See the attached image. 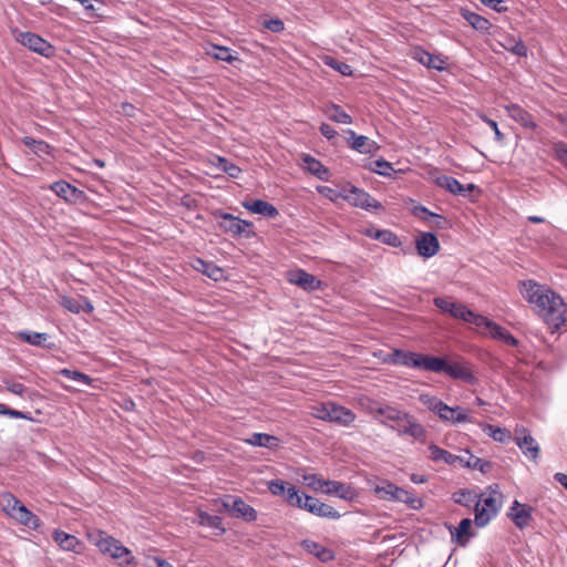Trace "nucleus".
Masks as SVG:
<instances>
[{
	"label": "nucleus",
	"instance_id": "nucleus-39",
	"mask_svg": "<svg viewBox=\"0 0 567 567\" xmlns=\"http://www.w3.org/2000/svg\"><path fill=\"white\" fill-rule=\"evenodd\" d=\"M303 163L306 168L316 177L321 181H327L329 175V169L317 158L311 155H306L303 157Z\"/></svg>",
	"mask_w": 567,
	"mask_h": 567
},
{
	"label": "nucleus",
	"instance_id": "nucleus-23",
	"mask_svg": "<svg viewBox=\"0 0 567 567\" xmlns=\"http://www.w3.org/2000/svg\"><path fill=\"white\" fill-rule=\"evenodd\" d=\"M390 429L399 435H408L420 442H423L426 436L425 427L412 415L404 425H390Z\"/></svg>",
	"mask_w": 567,
	"mask_h": 567
},
{
	"label": "nucleus",
	"instance_id": "nucleus-55",
	"mask_svg": "<svg viewBox=\"0 0 567 567\" xmlns=\"http://www.w3.org/2000/svg\"><path fill=\"white\" fill-rule=\"evenodd\" d=\"M400 498H396L395 502H402L408 504L411 508H417L421 505L420 499H417L411 492L402 488V494H398Z\"/></svg>",
	"mask_w": 567,
	"mask_h": 567
},
{
	"label": "nucleus",
	"instance_id": "nucleus-60",
	"mask_svg": "<svg viewBox=\"0 0 567 567\" xmlns=\"http://www.w3.org/2000/svg\"><path fill=\"white\" fill-rule=\"evenodd\" d=\"M421 401L423 404H425L429 410L433 411L434 413H437L441 406H443V401L437 399L436 396H430V395H422Z\"/></svg>",
	"mask_w": 567,
	"mask_h": 567
},
{
	"label": "nucleus",
	"instance_id": "nucleus-38",
	"mask_svg": "<svg viewBox=\"0 0 567 567\" xmlns=\"http://www.w3.org/2000/svg\"><path fill=\"white\" fill-rule=\"evenodd\" d=\"M460 456L463 460V462H458V463L464 467L477 470L481 473H487L492 467L491 462L480 458V457L471 454L468 451L466 452L465 455H460Z\"/></svg>",
	"mask_w": 567,
	"mask_h": 567
},
{
	"label": "nucleus",
	"instance_id": "nucleus-64",
	"mask_svg": "<svg viewBox=\"0 0 567 567\" xmlns=\"http://www.w3.org/2000/svg\"><path fill=\"white\" fill-rule=\"evenodd\" d=\"M319 131H320L321 135L324 136L329 141L334 138L338 135L337 131L331 125H329L327 123H322L319 126Z\"/></svg>",
	"mask_w": 567,
	"mask_h": 567
},
{
	"label": "nucleus",
	"instance_id": "nucleus-43",
	"mask_svg": "<svg viewBox=\"0 0 567 567\" xmlns=\"http://www.w3.org/2000/svg\"><path fill=\"white\" fill-rule=\"evenodd\" d=\"M453 501L462 506L465 507H472L476 505V502L478 499V494L473 489H460L455 493H453L452 496Z\"/></svg>",
	"mask_w": 567,
	"mask_h": 567
},
{
	"label": "nucleus",
	"instance_id": "nucleus-35",
	"mask_svg": "<svg viewBox=\"0 0 567 567\" xmlns=\"http://www.w3.org/2000/svg\"><path fill=\"white\" fill-rule=\"evenodd\" d=\"M323 114L332 122L352 124L353 118L339 104L329 103L323 107Z\"/></svg>",
	"mask_w": 567,
	"mask_h": 567
},
{
	"label": "nucleus",
	"instance_id": "nucleus-25",
	"mask_svg": "<svg viewBox=\"0 0 567 567\" xmlns=\"http://www.w3.org/2000/svg\"><path fill=\"white\" fill-rule=\"evenodd\" d=\"M52 538L63 550L80 554L84 548V544L76 536L61 529H55L52 534Z\"/></svg>",
	"mask_w": 567,
	"mask_h": 567
},
{
	"label": "nucleus",
	"instance_id": "nucleus-17",
	"mask_svg": "<svg viewBox=\"0 0 567 567\" xmlns=\"http://www.w3.org/2000/svg\"><path fill=\"white\" fill-rule=\"evenodd\" d=\"M290 284L296 285L307 291H316L321 288V280L303 269L291 270L287 274Z\"/></svg>",
	"mask_w": 567,
	"mask_h": 567
},
{
	"label": "nucleus",
	"instance_id": "nucleus-32",
	"mask_svg": "<svg viewBox=\"0 0 567 567\" xmlns=\"http://www.w3.org/2000/svg\"><path fill=\"white\" fill-rule=\"evenodd\" d=\"M460 13H461L462 18L474 30H476L478 32H482V33L488 32V30L492 27L491 22L486 18H484V17H482V16H480V14H477V13L466 9V8H462L460 10Z\"/></svg>",
	"mask_w": 567,
	"mask_h": 567
},
{
	"label": "nucleus",
	"instance_id": "nucleus-24",
	"mask_svg": "<svg viewBox=\"0 0 567 567\" xmlns=\"http://www.w3.org/2000/svg\"><path fill=\"white\" fill-rule=\"evenodd\" d=\"M504 109L507 111L508 116L523 127L532 131L537 128L538 125L534 120V116L520 105L512 103L505 105Z\"/></svg>",
	"mask_w": 567,
	"mask_h": 567
},
{
	"label": "nucleus",
	"instance_id": "nucleus-30",
	"mask_svg": "<svg viewBox=\"0 0 567 567\" xmlns=\"http://www.w3.org/2000/svg\"><path fill=\"white\" fill-rule=\"evenodd\" d=\"M301 547L309 554L317 557L322 563H328L334 558V554L331 549L322 546L321 544L305 539L301 542Z\"/></svg>",
	"mask_w": 567,
	"mask_h": 567
},
{
	"label": "nucleus",
	"instance_id": "nucleus-33",
	"mask_svg": "<svg viewBox=\"0 0 567 567\" xmlns=\"http://www.w3.org/2000/svg\"><path fill=\"white\" fill-rule=\"evenodd\" d=\"M472 520L470 518H463L457 527H450L452 539L460 546H465L471 537Z\"/></svg>",
	"mask_w": 567,
	"mask_h": 567
},
{
	"label": "nucleus",
	"instance_id": "nucleus-8",
	"mask_svg": "<svg viewBox=\"0 0 567 567\" xmlns=\"http://www.w3.org/2000/svg\"><path fill=\"white\" fill-rule=\"evenodd\" d=\"M433 303L442 312L449 313L451 317L460 319L467 323L474 324L480 316V313H475L472 310H470L464 303L455 302L450 298L435 297L433 299Z\"/></svg>",
	"mask_w": 567,
	"mask_h": 567
},
{
	"label": "nucleus",
	"instance_id": "nucleus-42",
	"mask_svg": "<svg viewBox=\"0 0 567 567\" xmlns=\"http://www.w3.org/2000/svg\"><path fill=\"white\" fill-rule=\"evenodd\" d=\"M279 439L277 436L266 434V433H254L248 440L247 443L254 446H261L268 449H276L279 445Z\"/></svg>",
	"mask_w": 567,
	"mask_h": 567
},
{
	"label": "nucleus",
	"instance_id": "nucleus-53",
	"mask_svg": "<svg viewBox=\"0 0 567 567\" xmlns=\"http://www.w3.org/2000/svg\"><path fill=\"white\" fill-rule=\"evenodd\" d=\"M326 64L331 66L332 69L339 71L342 75H351L352 74V68L341 61H338L333 58H327Z\"/></svg>",
	"mask_w": 567,
	"mask_h": 567
},
{
	"label": "nucleus",
	"instance_id": "nucleus-51",
	"mask_svg": "<svg viewBox=\"0 0 567 567\" xmlns=\"http://www.w3.org/2000/svg\"><path fill=\"white\" fill-rule=\"evenodd\" d=\"M379 241L394 248L402 245L400 237L390 229H382Z\"/></svg>",
	"mask_w": 567,
	"mask_h": 567
},
{
	"label": "nucleus",
	"instance_id": "nucleus-63",
	"mask_svg": "<svg viewBox=\"0 0 567 567\" xmlns=\"http://www.w3.org/2000/svg\"><path fill=\"white\" fill-rule=\"evenodd\" d=\"M482 4L493 9L494 11L502 13L507 11V7L504 6L503 0H480Z\"/></svg>",
	"mask_w": 567,
	"mask_h": 567
},
{
	"label": "nucleus",
	"instance_id": "nucleus-50",
	"mask_svg": "<svg viewBox=\"0 0 567 567\" xmlns=\"http://www.w3.org/2000/svg\"><path fill=\"white\" fill-rule=\"evenodd\" d=\"M213 50L214 52H212V55L216 60L231 63L233 61L238 59L236 55L233 54L231 50L226 47L215 45Z\"/></svg>",
	"mask_w": 567,
	"mask_h": 567
},
{
	"label": "nucleus",
	"instance_id": "nucleus-10",
	"mask_svg": "<svg viewBox=\"0 0 567 567\" xmlns=\"http://www.w3.org/2000/svg\"><path fill=\"white\" fill-rule=\"evenodd\" d=\"M432 357L433 355L431 354L395 349L391 355V362L394 364L430 372Z\"/></svg>",
	"mask_w": 567,
	"mask_h": 567
},
{
	"label": "nucleus",
	"instance_id": "nucleus-1",
	"mask_svg": "<svg viewBox=\"0 0 567 567\" xmlns=\"http://www.w3.org/2000/svg\"><path fill=\"white\" fill-rule=\"evenodd\" d=\"M523 297L532 305L542 319L554 329L564 326L566 305L563 298L551 289L533 280L523 282Z\"/></svg>",
	"mask_w": 567,
	"mask_h": 567
},
{
	"label": "nucleus",
	"instance_id": "nucleus-45",
	"mask_svg": "<svg viewBox=\"0 0 567 567\" xmlns=\"http://www.w3.org/2000/svg\"><path fill=\"white\" fill-rule=\"evenodd\" d=\"M285 499L286 502L291 505V506H296V507H299V508H303V502H305V498L308 496L307 494L305 493H300L296 486L291 485V484H288V487L286 489V493H285Z\"/></svg>",
	"mask_w": 567,
	"mask_h": 567
},
{
	"label": "nucleus",
	"instance_id": "nucleus-13",
	"mask_svg": "<svg viewBox=\"0 0 567 567\" xmlns=\"http://www.w3.org/2000/svg\"><path fill=\"white\" fill-rule=\"evenodd\" d=\"M214 217L218 219V227L233 236H240L246 233L247 228L252 227L250 221L219 209L214 212Z\"/></svg>",
	"mask_w": 567,
	"mask_h": 567
},
{
	"label": "nucleus",
	"instance_id": "nucleus-26",
	"mask_svg": "<svg viewBox=\"0 0 567 567\" xmlns=\"http://www.w3.org/2000/svg\"><path fill=\"white\" fill-rule=\"evenodd\" d=\"M413 58L426 68L442 71L445 69L446 59L441 55L432 54L424 49L416 48L413 52Z\"/></svg>",
	"mask_w": 567,
	"mask_h": 567
},
{
	"label": "nucleus",
	"instance_id": "nucleus-19",
	"mask_svg": "<svg viewBox=\"0 0 567 567\" xmlns=\"http://www.w3.org/2000/svg\"><path fill=\"white\" fill-rule=\"evenodd\" d=\"M347 143L349 146L361 154H373L379 150V145L368 136L358 135L353 130H346Z\"/></svg>",
	"mask_w": 567,
	"mask_h": 567
},
{
	"label": "nucleus",
	"instance_id": "nucleus-3",
	"mask_svg": "<svg viewBox=\"0 0 567 567\" xmlns=\"http://www.w3.org/2000/svg\"><path fill=\"white\" fill-rule=\"evenodd\" d=\"M430 372L445 373L454 380H461L468 384L476 382L471 364L465 361H449L444 357L433 355Z\"/></svg>",
	"mask_w": 567,
	"mask_h": 567
},
{
	"label": "nucleus",
	"instance_id": "nucleus-11",
	"mask_svg": "<svg viewBox=\"0 0 567 567\" xmlns=\"http://www.w3.org/2000/svg\"><path fill=\"white\" fill-rule=\"evenodd\" d=\"M221 505L224 509L230 512L237 518L246 522H255L257 519V511L240 497L226 495L221 499Z\"/></svg>",
	"mask_w": 567,
	"mask_h": 567
},
{
	"label": "nucleus",
	"instance_id": "nucleus-31",
	"mask_svg": "<svg viewBox=\"0 0 567 567\" xmlns=\"http://www.w3.org/2000/svg\"><path fill=\"white\" fill-rule=\"evenodd\" d=\"M60 303L64 309L69 310L72 313H80V312L91 313L94 309L92 303L90 302V300H87L84 297H80V298L63 297L61 299Z\"/></svg>",
	"mask_w": 567,
	"mask_h": 567
},
{
	"label": "nucleus",
	"instance_id": "nucleus-56",
	"mask_svg": "<svg viewBox=\"0 0 567 567\" xmlns=\"http://www.w3.org/2000/svg\"><path fill=\"white\" fill-rule=\"evenodd\" d=\"M554 154L555 157L567 167V144L564 142H556L554 144Z\"/></svg>",
	"mask_w": 567,
	"mask_h": 567
},
{
	"label": "nucleus",
	"instance_id": "nucleus-12",
	"mask_svg": "<svg viewBox=\"0 0 567 567\" xmlns=\"http://www.w3.org/2000/svg\"><path fill=\"white\" fill-rule=\"evenodd\" d=\"M477 328L488 332L491 338L499 340L509 347H517L518 340L505 328L489 320L487 317L480 315L474 323Z\"/></svg>",
	"mask_w": 567,
	"mask_h": 567
},
{
	"label": "nucleus",
	"instance_id": "nucleus-37",
	"mask_svg": "<svg viewBox=\"0 0 567 567\" xmlns=\"http://www.w3.org/2000/svg\"><path fill=\"white\" fill-rule=\"evenodd\" d=\"M197 523L200 526L209 527L216 532V535H223L226 529L223 526V520L217 515H210L206 512L199 511L197 513Z\"/></svg>",
	"mask_w": 567,
	"mask_h": 567
},
{
	"label": "nucleus",
	"instance_id": "nucleus-58",
	"mask_svg": "<svg viewBox=\"0 0 567 567\" xmlns=\"http://www.w3.org/2000/svg\"><path fill=\"white\" fill-rule=\"evenodd\" d=\"M288 484L282 480H272L268 483V488L274 495H285Z\"/></svg>",
	"mask_w": 567,
	"mask_h": 567
},
{
	"label": "nucleus",
	"instance_id": "nucleus-29",
	"mask_svg": "<svg viewBox=\"0 0 567 567\" xmlns=\"http://www.w3.org/2000/svg\"><path fill=\"white\" fill-rule=\"evenodd\" d=\"M373 492L380 499L395 502L396 498H400L398 494H402V487L383 480L373 487Z\"/></svg>",
	"mask_w": 567,
	"mask_h": 567
},
{
	"label": "nucleus",
	"instance_id": "nucleus-21",
	"mask_svg": "<svg viewBox=\"0 0 567 567\" xmlns=\"http://www.w3.org/2000/svg\"><path fill=\"white\" fill-rule=\"evenodd\" d=\"M417 254L424 258H431L440 250V243L433 233H421L415 239Z\"/></svg>",
	"mask_w": 567,
	"mask_h": 567
},
{
	"label": "nucleus",
	"instance_id": "nucleus-28",
	"mask_svg": "<svg viewBox=\"0 0 567 567\" xmlns=\"http://www.w3.org/2000/svg\"><path fill=\"white\" fill-rule=\"evenodd\" d=\"M324 487H327V489L323 491L326 494L336 495L344 501H352L357 496L354 488L339 481L327 480Z\"/></svg>",
	"mask_w": 567,
	"mask_h": 567
},
{
	"label": "nucleus",
	"instance_id": "nucleus-40",
	"mask_svg": "<svg viewBox=\"0 0 567 567\" xmlns=\"http://www.w3.org/2000/svg\"><path fill=\"white\" fill-rule=\"evenodd\" d=\"M429 450L431 452L430 457L434 462L443 461L444 463L450 465L455 464L456 462H463L460 455H454L451 452L443 450L435 444H431L429 446Z\"/></svg>",
	"mask_w": 567,
	"mask_h": 567
},
{
	"label": "nucleus",
	"instance_id": "nucleus-34",
	"mask_svg": "<svg viewBox=\"0 0 567 567\" xmlns=\"http://www.w3.org/2000/svg\"><path fill=\"white\" fill-rule=\"evenodd\" d=\"M244 207L254 214L262 215L269 218H276L279 215L278 209L272 204L262 199L246 202L244 203Z\"/></svg>",
	"mask_w": 567,
	"mask_h": 567
},
{
	"label": "nucleus",
	"instance_id": "nucleus-9",
	"mask_svg": "<svg viewBox=\"0 0 567 567\" xmlns=\"http://www.w3.org/2000/svg\"><path fill=\"white\" fill-rule=\"evenodd\" d=\"M14 39L21 45L44 58H50L54 54V47L49 41L33 32L14 31Z\"/></svg>",
	"mask_w": 567,
	"mask_h": 567
},
{
	"label": "nucleus",
	"instance_id": "nucleus-54",
	"mask_svg": "<svg viewBox=\"0 0 567 567\" xmlns=\"http://www.w3.org/2000/svg\"><path fill=\"white\" fill-rule=\"evenodd\" d=\"M456 412L457 406L452 408L443 403V406L440 408L436 414L442 421L453 423Z\"/></svg>",
	"mask_w": 567,
	"mask_h": 567
},
{
	"label": "nucleus",
	"instance_id": "nucleus-46",
	"mask_svg": "<svg viewBox=\"0 0 567 567\" xmlns=\"http://www.w3.org/2000/svg\"><path fill=\"white\" fill-rule=\"evenodd\" d=\"M59 374L90 386L94 382V380L90 375L78 370L62 369L59 371Z\"/></svg>",
	"mask_w": 567,
	"mask_h": 567
},
{
	"label": "nucleus",
	"instance_id": "nucleus-49",
	"mask_svg": "<svg viewBox=\"0 0 567 567\" xmlns=\"http://www.w3.org/2000/svg\"><path fill=\"white\" fill-rule=\"evenodd\" d=\"M302 480L308 487L312 488L316 492H323V487L327 484V480H323L316 474H305L302 476Z\"/></svg>",
	"mask_w": 567,
	"mask_h": 567
},
{
	"label": "nucleus",
	"instance_id": "nucleus-22",
	"mask_svg": "<svg viewBox=\"0 0 567 567\" xmlns=\"http://www.w3.org/2000/svg\"><path fill=\"white\" fill-rule=\"evenodd\" d=\"M533 508L529 505L520 504L514 501L507 516L512 519L515 526L519 529L527 527L532 520Z\"/></svg>",
	"mask_w": 567,
	"mask_h": 567
},
{
	"label": "nucleus",
	"instance_id": "nucleus-44",
	"mask_svg": "<svg viewBox=\"0 0 567 567\" xmlns=\"http://www.w3.org/2000/svg\"><path fill=\"white\" fill-rule=\"evenodd\" d=\"M22 143L29 147L35 155H49L51 154V145L42 140H35L31 136H24Z\"/></svg>",
	"mask_w": 567,
	"mask_h": 567
},
{
	"label": "nucleus",
	"instance_id": "nucleus-20",
	"mask_svg": "<svg viewBox=\"0 0 567 567\" xmlns=\"http://www.w3.org/2000/svg\"><path fill=\"white\" fill-rule=\"evenodd\" d=\"M434 182L439 187L450 192L451 194L463 197H467L468 194L476 188L474 184H467L464 186L456 178L447 175H439L435 177Z\"/></svg>",
	"mask_w": 567,
	"mask_h": 567
},
{
	"label": "nucleus",
	"instance_id": "nucleus-36",
	"mask_svg": "<svg viewBox=\"0 0 567 567\" xmlns=\"http://www.w3.org/2000/svg\"><path fill=\"white\" fill-rule=\"evenodd\" d=\"M20 340L35 347H43L51 349L53 344H48L50 336L44 332H35L30 330H23L18 333Z\"/></svg>",
	"mask_w": 567,
	"mask_h": 567
},
{
	"label": "nucleus",
	"instance_id": "nucleus-27",
	"mask_svg": "<svg viewBox=\"0 0 567 567\" xmlns=\"http://www.w3.org/2000/svg\"><path fill=\"white\" fill-rule=\"evenodd\" d=\"M192 266L196 271L202 272L203 275L207 276L214 281H219L225 278L224 269L212 261H206L202 258H196L194 259Z\"/></svg>",
	"mask_w": 567,
	"mask_h": 567
},
{
	"label": "nucleus",
	"instance_id": "nucleus-14",
	"mask_svg": "<svg viewBox=\"0 0 567 567\" xmlns=\"http://www.w3.org/2000/svg\"><path fill=\"white\" fill-rule=\"evenodd\" d=\"M49 189L69 204L81 203L85 199V193L82 189H79L65 181L52 183Z\"/></svg>",
	"mask_w": 567,
	"mask_h": 567
},
{
	"label": "nucleus",
	"instance_id": "nucleus-5",
	"mask_svg": "<svg viewBox=\"0 0 567 567\" xmlns=\"http://www.w3.org/2000/svg\"><path fill=\"white\" fill-rule=\"evenodd\" d=\"M92 540L102 554H107L113 559L118 560L121 566L132 565L135 560L127 547L123 546L120 540L107 535L105 532H97Z\"/></svg>",
	"mask_w": 567,
	"mask_h": 567
},
{
	"label": "nucleus",
	"instance_id": "nucleus-7",
	"mask_svg": "<svg viewBox=\"0 0 567 567\" xmlns=\"http://www.w3.org/2000/svg\"><path fill=\"white\" fill-rule=\"evenodd\" d=\"M368 411L377 421L388 427L390 425H404L410 417L408 412L378 401H370Z\"/></svg>",
	"mask_w": 567,
	"mask_h": 567
},
{
	"label": "nucleus",
	"instance_id": "nucleus-41",
	"mask_svg": "<svg viewBox=\"0 0 567 567\" xmlns=\"http://www.w3.org/2000/svg\"><path fill=\"white\" fill-rule=\"evenodd\" d=\"M478 425L483 432L492 437L494 441L505 443L511 440V433L505 427L495 426L487 423L480 422Z\"/></svg>",
	"mask_w": 567,
	"mask_h": 567
},
{
	"label": "nucleus",
	"instance_id": "nucleus-4",
	"mask_svg": "<svg viewBox=\"0 0 567 567\" xmlns=\"http://www.w3.org/2000/svg\"><path fill=\"white\" fill-rule=\"evenodd\" d=\"M1 509L19 524L31 529H38L41 525L40 518L29 511L14 495L4 493L0 501Z\"/></svg>",
	"mask_w": 567,
	"mask_h": 567
},
{
	"label": "nucleus",
	"instance_id": "nucleus-62",
	"mask_svg": "<svg viewBox=\"0 0 567 567\" xmlns=\"http://www.w3.org/2000/svg\"><path fill=\"white\" fill-rule=\"evenodd\" d=\"M264 25L274 33H279L285 29L284 21L277 18L265 21Z\"/></svg>",
	"mask_w": 567,
	"mask_h": 567
},
{
	"label": "nucleus",
	"instance_id": "nucleus-18",
	"mask_svg": "<svg viewBox=\"0 0 567 567\" xmlns=\"http://www.w3.org/2000/svg\"><path fill=\"white\" fill-rule=\"evenodd\" d=\"M302 509L322 518L339 519L341 517L340 513L332 506L310 495L305 498Z\"/></svg>",
	"mask_w": 567,
	"mask_h": 567
},
{
	"label": "nucleus",
	"instance_id": "nucleus-52",
	"mask_svg": "<svg viewBox=\"0 0 567 567\" xmlns=\"http://www.w3.org/2000/svg\"><path fill=\"white\" fill-rule=\"evenodd\" d=\"M504 48L517 56H526L528 51L526 44L522 40H509L508 44H504Z\"/></svg>",
	"mask_w": 567,
	"mask_h": 567
},
{
	"label": "nucleus",
	"instance_id": "nucleus-48",
	"mask_svg": "<svg viewBox=\"0 0 567 567\" xmlns=\"http://www.w3.org/2000/svg\"><path fill=\"white\" fill-rule=\"evenodd\" d=\"M373 166L370 169L379 175L389 177L394 172L392 164L386 162L385 159H377L372 163Z\"/></svg>",
	"mask_w": 567,
	"mask_h": 567
},
{
	"label": "nucleus",
	"instance_id": "nucleus-61",
	"mask_svg": "<svg viewBox=\"0 0 567 567\" xmlns=\"http://www.w3.org/2000/svg\"><path fill=\"white\" fill-rule=\"evenodd\" d=\"M480 117L483 122H485L491 127V130L494 131L495 140L499 143H502L505 138V135L499 131L497 122L487 117L484 114H481Z\"/></svg>",
	"mask_w": 567,
	"mask_h": 567
},
{
	"label": "nucleus",
	"instance_id": "nucleus-57",
	"mask_svg": "<svg viewBox=\"0 0 567 567\" xmlns=\"http://www.w3.org/2000/svg\"><path fill=\"white\" fill-rule=\"evenodd\" d=\"M415 210L416 212H421L424 215L423 218L426 219V220H429L430 218H434L435 219V226L437 228H443L442 224L445 223V219L441 215H437L435 213L430 212L424 206L415 207Z\"/></svg>",
	"mask_w": 567,
	"mask_h": 567
},
{
	"label": "nucleus",
	"instance_id": "nucleus-6",
	"mask_svg": "<svg viewBox=\"0 0 567 567\" xmlns=\"http://www.w3.org/2000/svg\"><path fill=\"white\" fill-rule=\"evenodd\" d=\"M312 415L322 421L348 426L355 420V414L348 408L334 402H324L312 409Z\"/></svg>",
	"mask_w": 567,
	"mask_h": 567
},
{
	"label": "nucleus",
	"instance_id": "nucleus-47",
	"mask_svg": "<svg viewBox=\"0 0 567 567\" xmlns=\"http://www.w3.org/2000/svg\"><path fill=\"white\" fill-rule=\"evenodd\" d=\"M217 167L231 178H238L241 174V169L225 157L217 156Z\"/></svg>",
	"mask_w": 567,
	"mask_h": 567
},
{
	"label": "nucleus",
	"instance_id": "nucleus-16",
	"mask_svg": "<svg viewBox=\"0 0 567 567\" xmlns=\"http://www.w3.org/2000/svg\"><path fill=\"white\" fill-rule=\"evenodd\" d=\"M344 192L346 194L343 195V198L353 206L368 210L378 209L381 207L378 200H375L369 193L361 188L351 186L350 189H344Z\"/></svg>",
	"mask_w": 567,
	"mask_h": 567
},
{
	"label": "nucleus",
	"instance_id": "nucleus-59",
	"mask_svg": "<svg viewBox=\"0 0 567 567\" xmlns=\"http://www.w3.org/2000/svg\"><path fill=\"white\" fill-rule=\"evenodd\" d=\"M3 384H4L7 391H9L13 394H17V395H23L27 391V388L20 382H16V381L6 379V380H3Z\"/></svg>",
	"mask_w": 567,
	"mask_h": 567
},
{
	"label": "nucleus",
	"instance_id": "nucleus-15",
	"mask_svg": "<svg viewBox=\"0 0 567 567\" xmlns=\"http://www.w3.org/2000/svg\"><path fill=\"white\" fill-rule=\"evenodd\" d=\"M514 441L527 457L532 460H536L538 457L539 445L527 429L524 426H516Z\"/></svg>",
	"mask_w": 567,
	"mask_h": 567
},
{
	"label": "nucleus",
	"instance_id": "nucleus-2",
	"mask_svg": "<svg viewBox=\"0 0 567 567\" xmlns=\"http://www.w3.org/2000/svg\"><path fill=\"white\" fill-rule=\"evenodd\" d=\"M496 487L488 486L484 493L478 494L474 517V523L477 527L486 526L497 516L502 507L503 494Z\"/></svg>",
	"mask_w": 567,
	"mask_h": 567
}]
</instances>
